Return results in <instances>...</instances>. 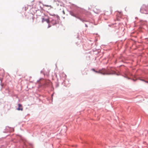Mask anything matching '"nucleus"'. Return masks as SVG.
Here are the masks:
<instances>
[{
    "instance_id": "f257e3e1",
    "label": "nucleus",
    "mask_w": 148,
    "mask_h": 148,
    "mask_svg": "<svg viewBox=\"0 0 148 148\" xmlns=\"http://www.w3.org/2000/svg\"><path fill=\"white\" fill-rule=\"evenodd\" d=\"M92 70L95 72L97 73H99L103 75L108 74L107 72V71L104 69H103L100 70L99 71H96L94 69H92Z\"/></svg>"
},
{
    "instance_id": "f03ea898",
    "label": "nucleus",
    "mask_w": 148,
    "mask_h": 148,
    "mask_svg": "<svg viewBox=\"0 0 148 148\" xmlns=\"http://www.w3.org/2000/svg\"><path fill=\"white\" fill-rule=\"evenodd\" d=\"M18 108H17V110H21L22 111L23 110V108L22 105L20 104H18Z\"/></svg>"
},
{
    "instance_id": "7ed1b4c3",
    "label": "nucleus",
    "mask_w": 148,
    "mask_h": 148,
    "mask_svg": "<svg viewBox=\"0 0 148 148\" xmlns=\"http://www.w3.org/2000/svg\"><path fill=\"white\" fill-rule=\"evenodd\" d=\"M147 6L145 5H143L142 7L141 10H146L147 9Z\"/></svg>"
},
{
    "instance_id": "20e7f679",
    "label": "nucleus",
    "mask_w": 148,
    "mask_h": 148,
    "mask_svg": "<svg viewBox=\"0 0 148 148\" xmlns=\"http://www.w3.org/2000/svg\"><path fill=\"white\" fill-rule=\"evenodd\" d=\"M45 21H46L47 23H49V19H46L45 20Z\"/></svg>"
},
{
    "instance_id": "39448f33",
    "label": "nucleus",
    "mask_w": 148,
    "mask_h": 148,
    "mask_svg": "<svg viewBox=\"0 0 148 148\" xmlns=\"http://www.w3.org/2000/svg\"><path fill=\"white\" fill-rule=\"evenodd\" d=\"M44 5V6H46V7H50L51 8H52L51 6V5Z\"/></svg>"
},
{
    "instance_id": "423d86ee",
    "label": "nucleus",
    "mask_w": 148,
    "mask_h": 148,
    "mask_svg": "<svg viewBox=\"0 0 148 148\" xmlns=\"http://www.w3.org/2000/svg\"><path fill=\"white\" fill-rule=\"evenodd\" d=\"M45 19L44 18H42V22H43L44 21H45Z\"/></svg>"
},
{
    "instance_id": "0eeeda50",
    "label": "nucleus",
    "mask_w": 148,
    "mask_h": 148,
    "mask_svg": "<svg viewBox=\"0 0 148 148\" xmlns=\"http://www.w3.org/2000/svg\"><path fill=\"white\" fill-rule=\"evenodd\" d=\"M142 81H144V82H146V83H148V81H144V80H142Z\"/></svg>"
},
{
    "instance_id": "6e6552de",
    "label": "nucleus",
    "mask_w": 148,
    "mask_h": 148,
    "mask_svg": "<svg viewBox=\"0 0 148 148\" xmlns=\"http://www.w3.org/2000/svg\"><path fill=\"white\" fill-rule=\"evenodd\" d=\"M71 15L72 16H75V15H74V14H71Z\"/></svg>"
},
{
    "instance_id": "1a4fd4ad",
    "label": "nucleus",
    "mask_w": 148,
    "mask_h": 148,
    "mask_svg": "<svg viewBox=\"0 0 148 148\" xmlns=\"http://www.w3.org/2000/svg\"><path fill=\"white\" fill-rule=\"evenodd\" d=\"M51 26L50 25H49L48 27V28H49V27H51Z\"/></svg>"
},
{
    "instance_id": "9d476101",
    "label": "nucleus",
    "mask_w": 148,
    "mask_h": 148,
    "mask_svg": "<svg viewBox=\"0 0 148 148\" xmlns=\"http://www.w3.org/2000/svg\"><path fill=\"white\" fill-rule=\"evenodd\" d=\"M63 12L64 14H65V12H64V10L63 11Z\"/></svg>"
}]
</instances>
